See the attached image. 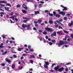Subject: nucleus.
I'll list each match as a JSON object with an SVG mask.
<instances>
[{"label":"nucleus","mask_w":73,"mask_h":73,"mask_svg":"<svg viewBox=\"0 0 73 73\" xmlns=\"http://www.w3.org/2000/svg\"><path fill=\"white\" fill-rule=\"evenodd\" d=\"M60 7H62V8H64V6H63V5H60Z\"/></svg>","instance_id":"e2e57ef3"},{"label":"nucleus","mask_w":73,"mask_h":73,"mask_svg":"<svg viewBox=\"0 0 73 73\" xmlns=\"http://www.w3.org/2000/svg\"><path fill=\"white\" fill-rule=\"evenodd\" d=\"M66 44V41H64L63 40H60L59 41V43H58V44H56V45H59L60 46H62V45L64 44Z\"/></svg>","instance_id":"f257e3e1"},{"label":"nucleus","mask_w":73,"mask_h":73,"mask_svg":"<svg viewBox=\"0 0 73 73\" xmlns=\"http://www.w3.org/2000/svg\"><path fill=\"white\" fill-rule=\"evenodd\" d=\"M56 36V31L54 32L51 35V36L52 37H53V36Z\"/></svg>","instance_id":"39448f33"},{"label":"nucleus","mask_w":73,"mask_h":73,"mask_svg":"<svg viewBox=\"0 0 73 73\" xmlns=\"http://www.w3.org/2000/svg\"><path fill=\"white\" fill-rule=\"evenodd\" d=\"M15 20L17 22L18 21V19H17V18H15V19H14V20Z\"/></svg>","instance_id":"79ce46f5"},{"label":"nucleus","mask_w":73,"mask_h":73,"mask_svg":"<svg viewBox=\"0 0 73 73\" xmlns=\"http://www.w3.org/2000/svg\"><path fill=\"white\" fill-rule=\"evenodd\" d=\"M34 0H27L28 2H32V3H33V1Z\"/></svg>","instance_id":"4be33fe9"},{"label":"nucleus","mask_w":73,"mask_h":73,"mask_svg":"<svg viewBox=\"0 0 73 73\" xmlns=\"http://www.w3.org/2000/svg\"><path fill=\"white\" fill-rule=\"evenodd\" d=\"M51 41L52 42H53V43H54L55 42H56V40H52Z\"/></svg>","instance_id":"412c9836"},{"label":"nucleus","mask_w":73,"mask_h":73,"mask_svg":"<svg viewBox=\"0 0 73 73\" xmlns=\"http://www.w3.org/2000/svg\"><path fill=\"white\" fill-rule=\"evenodd\" d=\"M22 7L23 8H24L26 10H27V9H28V7L25 5L24 4H23L22 5Z\"/></svg>","instance_id":"423d86ee"},{"label":"nucleus","mask_w":73,"mask_h":73,"mask_svg":"<svg viewBox=\"0 0 73 73\" xmlns=\"http://www.w3.org/2000/svg\"><path fill=\"white\" fill-rule=\"evenodd\" d=\"M28 48L29 49H31V46L30 45H29L28 46Z\"/></svg>","instance_id":"de8ad7c7"},{"label":"nucleus","mask_w":73,"mask_h":73,"mask_svg":"<svg viewBox=\"0 0 73 73\" xmlns=\"http://www.w3.org/2000/svg\"><path fill=\"white\" fill-rule=\"evenodd\" d=\"M64 70V68L62 67V68H59L58 69V72H62V71H63V70Z\"/></svg>","instance_id":"1a4fd4ad"},{"label":"nucleus","mask_w":73,"mask_h":73,"mask_svg":"<svg viewBox=\"0 0 73 73\" xmlns=\"http://www.w3.org/2000/svg\"><path fill=\"white\" fill-rule=\"evenodd\" d=\"M49 44L50 45H53V43L51 42H50Z\"/></svg>","instance_id":"a19ab883"},{"label":"nucleus","mask_w":73,"mask_h":73,"mask_svg":"<svg viewBox=\"0 0 73 73\" xmlns=\"http://www.w3.org/2000/svg\"><path fill=\"white\" fill-rule=\"evenodd\" d=\"M0 48H4V46L1 45H0Z\"/></svg>","instance_id":"6e6d98bb"},{"label":"nucleus","mask_w":73,"mask_h":73,"mask_svg":"<svg viewBox=\"0 0 73 73\" xmlns=\"http://www.w3.org/2000/svg\"><path fill=\"white\" fill-rule=\"evenodd\" d=\"M45 64L44 65V68H46V69H48V65H49V62H46V61H44V62Z\"/></svg>","instance_id":"f03ea898"},{"label":"nucleus","mask_w":73,"mask_h":73,"mask_svg":"<svg viewBox=\"0 0 73 73\" xmlns=\"http://www.w3.org/2000/svg\"><path fill=\"white\" fill-rule=\"evenodd\" d=\"M65 38H69L70 37L68 35H66L65 36Z\"/></svg>","instance_id":"2f4dec72"},{"label":"nucleus","mask_w":73,"mask_h":73,"mask_svg":"<svg viewBox=\"0 0 73 73\" xmlns=\"http://www.w3.org/2000/svg\"><path fill=\"white\" fill-rule=\"evenodd\" d=\"M71 63H70V62H69L68 63H66V65H69L70 64H71Z\"/></svg>","instance_id":"13d9d810"},{"label":"nucleus","mask_w":73,"mask_h":73,"mask_svg":"<svg viewBox=\"0 0 73 73\" xmlns=\"http://www.w3.org/2000/svg\"><path fill=\"white\" fill-rule=\"evenodd\" d=\"M34 23L35 24H37V23H38V22L37 21H34Z\"/></svg>","instance_id":"0e129e2a"},{"label":"nucleus","mask_w":73,"mask_h":73,"mask_svg":"<svg viewBox=\"0 0 73 73\" xmlns=\"http://www.w3.org/2000/svg\"><path fill=\"white\" fill-rule=\"evenodd\" d=\"M13 57L14 58H17V56H16V55H15V54H14L13 55Z\"/></svg>","instance_id":"09e8293b"},{"label":"nucleus","mask_w":73,"mask_h":73,"mask_svg":"<svg viewBox=\"0 0 73 73\" xmlns=\"http://www.w3.org/2000/svg\"><path fill=\"white\" fill-rule=\"evenodd\" d=\"M73 24V21H71V23H69L68 24V26L70 27L71 26H72Z\"/></svg>","instance_id":"9d476101"},{"label":"nucleus","mask_w":73,"mask_h":73,"mask_svg":"<svg viewBox=\"0 0 73 73\" xmlns=\"http://www.w3.org/2000/svg\"><path fill=\"white\" fill-rule=\"evenodd\" d=\"M23 69V67L22 66L21 67H19L18 69L19 70H21V69Z\"/></svg>","instance_id":"c756f323"},{"label":"nucleus","mask_w":73,"mask_h":73,"mask_svg":"<svg viewBox=\"0 0 73 73\" xmlns=\"http://www.w3.org/2000/svg\"><path fill=\"white\" fill-rule=\"evenodd\" d=\"M56 64L55 63H53L52 64V67H53V66H54V65H56Z\"/></svg>","instance_id":"37998d69"},{"label":"nucleus","mask_w":73,"mask_h":73,"mask_svg":"<svg viewBox=\"0 0 73 73\" xmlns=\"http://www.w3.org/2000/svg\"><path fill=\"white\" fill-rule=\"evenodd\" d=\"M56 22H57L59 24H60V25H61L62 26H64V25L62 24L59 21L57 20L56 21Z\"/></svg>","instance_id":"dca6fc26"},{"label":"nucleus","mask_w":73,"mask_h":73,"mask_svg":"<svg viewBox=\"0 0 73 73\" xmlns=\"http://www.w3.org/2000/svg\"><path fill=\"white\" fill-rule=\"evenodd\" d=\"M63 21V19H60L59 20V21L60 22V21Z\"/></svg>","instance_id":"bf43d9fd"},{"label":"nucleus","mask_w":73,"mask_h":73,"mask_svg":"<svg viewBox=\"0 0 73 73\" xmlns=\"http://www.w3.org/2000/svg\"><path fill=\"white\" fill-rule=\"evenodd\" d=\"M45 29L46 31L48 32H52L54 31V30L52 29L51 28H49L48 27H46L45 28Z\"/></svg>","instance_id":"20e7f679"},{"label":"nucleus","mask_w":73,"mask_h":73,"mask_svg":"<svg viewBox=\"0 0 73 73\" xmlns=\"http://www.w3.org/2000/svg\"><path fill=\"white\" fill-rule=\"evenodd\" d=\"M44 12L45 13H47L48 12V11L47 10H46L44 11Z\"/></svg>","instance_id":"4d7b16f0"},{"label":"nucleus","mask_w":73,"mask_h":73,"mask_svg":"<svg viewBox=\"0 0 73 73\" xmlns=\"http://www.w3.org/2000/svg\"><path fill=\"white\" fill-rule=\"evenodd\" d=\"M6 5H7V6H9L10 7H11V5L9 3H7Z\"/></svg>","instance_id":"473e14b6"},{"label":"nucleus","mask_w":73,"mask_h":73,"mask_svg":"<svg viewBox=\"0 0 73 73\" xmlns=\"http://www.w3.org/2000/svg\"><path fill=\"white\" fill-rule=\"evenodd\" d=\"M49 23L50 24H52L53 23V22L52 21L49 20Z\"/></svg>","instance_id":"6ab92c4d"},{"label":"nucleus","mask_w":73,"mask_h":73,"mask_svg":"<svg viewBox=\"0 0 73 73\" xmlns=\"http://www.w3.org/2000/svg\"><path fill=\"white\" fill-rule=\"evenodd\" d=\"M1 3H4L5 4H7V2L6 1H1Z\"/></svg>","instance_id":"aec40b11"},{"label":"nucleus","mask_w":73,"mask_h":73,"mask_svg":"<svg viewBox=\"0 0 73 73\" xmlns=\"http://www.w3.org/2000/svg\"><path fill=\"white\" fill-rule=\"evenodd\" d=\"M0 15H4L5 13L4 12H1L0 13Z\"/></svg>","instance_id":"e433bc0d"},{"label":"nucleus","mask_w":73,"mask_h":73,"mask_svg":"<svg viewBox=\"0 0 73 73\" xmlns=\"http://www.w3.org/2000/svg\"><path fill=\"white\" fill-rule=\"evenodd\" d=\"M25 24H23L22 25V27L23 28H25Z\"/></svg>","instance_id":"ea45409f"},{"label":"nucleus","mask_w":73,"mask_h":73,"mask_svg":"<svg viewBox=\"0 0 73 73\" xmlns=\"http://www.w3.org/2000/svg\"><path fill=\"white\" fill-rule=\"evenodd\" d=\"M39 32H42V30H39Z\"/></svg>","instance_id":"338daca9"},{"label":"nucleus","mask_w":73,"mask_h":73,"mask_svg":"<svg viewBox=\"0 0 73 73\" xmlns=\"http://www.w3.org/2000/svg\"><path fill=\"white\" fill-rule=\"evenodd\" d=\"M65 70L66 72H67V71H68V68H66L65 69Z\"/></svg>","instance_id":"680f3d73"},{"label":"nucleus","mask_w":73,"mask_h":73,"mask_svg":"<svg viewBox=\"0 0 73 73\" xmlns=\"http://www.w3.org/2000/svg\"><path fill=\"white\" fill-rule=\"evenodd\" d=\"M53 14H54V16H56V12L55 11L53 12Z\"/></svg>","instance_id":"f704fd0d"},{"label":"nucleus","mask_w":73,"mask_h":73,"mask_svg":"<svg viewBox=\"0 0 73 73\" xmlns=\"http://www.w3.org/2000/svg\"><path fill=\"white\" fill-rule=\"evenodd\" d=\"M18 51H21V48H19L18 49Z\"/></svg>","instance_id":"4c0bfd02"},{"label":"nucleus","mask_w":73,"mask_h":73,"mask_svg":"<svg viewBox=\"0 0 73 73\" xmlns=\"http://www.w3.org/2000/svg\"><path fill=\"white\" fill-rule=\"evenodd\" d=\"M63 8L64 9V10H67V8L66 7H64Z\"/></svg>","instance_id":"5fc2aeb1"},{"label":"nucleus","mask_w":73,"mask_h":73,"mask_svg":"<svg viewBox=\"0 0 73 73\" xmlns=\"http://www.w3.org/2000/svg\"><path fill=\"white\" fill-rule=\"evenodd\" d=\"M0 6H1V7H4V6H5V5H3L2 4H0Z\"/></svg>","instance_id":"7c9ffc66"},{"label":"nucleus","mask_w":73,"mask_h":73,"mask_svg":"<svg viewBox=\"0 0 73 73\" xmlns=\"http://www.w3.org/2000/svg\"><path fill=\"white\" fill-rule=\"evenodd\" d=\"M12 69H14V68H15V64H13L12 65Z\"/></svg>","instance_id":"a878e982"},{"label":"nucleus","mask_w":73,"mask_h":73,"mask_svg":"<svg viewBox=\"0 0 73 73\" xmlns=\"http://www.w3.org/2000/svg\"><path fill=\"white\" fill-rule=\"evenodd\" d=\"M30 62L31 63V64H33V61L32 60H31Z\"/></svg>","instance_id":"864d4df0"},{"label":"nucleus","mask_w":73,"mask_h":73,"mask_svg":"<svg viewBox=\"0 0 73 73\" xmlns=\"http://www.w3.org/2000/svg\"><path fill=\"white\" fill-rule=\"evenodd\" d=\"M34 12H35V15H38V14H39L40 13V12L39 11H35Z\"/></svg>","instance_id":"4468645a"},{"label":"nucleus","mask_w":73,"mask_h":73,"mask_svg":"<svg viewBox=\"0 0 73 73\" xmlns=\"http://www.w3.org/2000/svg\"><path fill=\"white\" fill-rule=\"evenodd\" d=\"M63 19L64 20H67V17H64Z\"/></svg>","instance_id":"72a5a7b5"},{"label":"nucleus","mask_w":73,"mask_h":73,"mask_svg":"<svg viewBox=\"0 0 73 73\" xmlns=\"http://www.w3.org/2000/svg\"><path fill=\"white\" fill-rule=\"evenodd\" d=\"M10 21L11 23H14V22L12 21V20H11V19H10Z\"/></svg>","instance_id":"3c124183"},{"label":"nucleus","mask_w":73,"mask_h":73,"mask_svg":"<svg viewBox=\"0 0 73 73\" xmlns=\"http://www.w3.org/2000/svg\"><path fill=\"white\" fill-rule=\"evenodd\" d=\"M54 27H55V28H58V25H55L54 26Z\"/></svg>","instance_id":"49530a36"},{"label":"nucleus","mask_w":73,"mask_h":73,"mask_svg":"<svg viewBox=\"0 0 73 73\" xmlns=\"http://www.w3.org/2000/svg\"><path fill=\"white\" fill-rule=\"evenodd\" d=\"M11 19H13V20H15V18H14V17H11Z\"/></svg>","instance_id":"603ef678"},{"label":"nucleus","mask_w":73,"mask_h":73,"mask_svg":"<svg viewBox=\"0 0 73 73\" xmlns=\"http://www.w3.org/2000/svg\"><path fill=\"white\" fill-rule=\"evenodd\" d=\"M4 8L6 11H8V12H9L10 10H9V7H5Z\"/></svg>","instance_id":"ddd939ff"},{"label":"nucleus","mask_w":73,"mask_h":73,"mask_svg":"<svg viewBox=\"0 0 73 73\" xmlns=\"http://www.w3.org/2000/svg\"><path fill=\"white\" fill-rule=\"evenodd\" d=\"M35 27H38V25L37 24H36L35 25Z\"/></svg>","instance_id":"69168bd1"},{"label":"nucleus","mask_w":73,"mask_h":73,"mask_svg":"<svg viewBox=\"0 0 73 73\" xmlns=\"http://www.w3.org/2000/svg\"><path fill=\"white\" fill-rule=\"evenodd\" d=\"M17 8H20V5H17Z\"/></svg>","instance_id":"c03bdc74"},{"label":"nucleus","mask_w":73,"mask_h":73,"mask_svg":"<svg viewBox=\"0 0 73 73\" xmlns=\"http://www.w3.org/2000/svg\"><path fill=\"white\" fill-rule=\"evenodd\" d=\"M25 27L26 28H27V29H28V30H29V29H31V28L29 27H30V25H27V26L26 25H25Z\"/></svg>","instance_id":"9b49d317"},{"label":"nucleus","mask_w":73,"mask_h":73,"mask_svg":"<svg viewBox=\"0 0 73 73\" xmlns=\"http://www.w3.org/2000/svg\"><path fill=\"white\" fill-rule=\"evenodd\" d=\"M58 69H59L58 68H57L56 67L54 68V70L56 71H57V70H58Z\"/></svg>","instance_id":"c85d7f7f"},{"label":"nucleus","mask_w":73,"mask_h":73,"mask_svg":"<svg viewBox=\"0 0 73 73\" xmlns=\"http://www.w3.org/2000/svg\"><path fill=\"white\" fill-rule=\"evenodd\" d=\"M6 62H7L9 63V64H11V60H9V59H8V58H6L5 59Z\"/></svg>","instance_id":"0eeeda50"},{"label":"nucleus","mask_w":73,"mask_h":73,"mask_svg":"<svg viewBox=\"0 0 73 73\" xmlns=\"http://www.w3.org/2000/svg\"><path fill=\"white\" fill-rule=\"evenodd\" d=\"M42 5V4H41V3L39 4L38 5V7L39 8H41V7H41Z\"/></svg>","instance_id":"393cba45"},{"label":"nucleus","mask_w":73,"mask_h":73,"mask_svg":"<svg viewBox=\"0 0 73 73\" xmlns=\"http://www.w3.org/2000/svg\"><path fill=\"white\" fill-rule=\"evenodd\" d=\"M71 40V38H70L67 39V41H70Z\"/></svg>","instance_id":"052dcab7"},{"label":"nucleus","mask_w":73,"mask_h":73,"mask_svg":"<svg viewBox=\"0 0 73 73\" xmlns=\"http://www.w3.org/2000/svg\"><path fill=\"white\" fill-rule=\"evenodd\" d=\"M64 33H66V34H68L69 33V31H68L64 30Z\"/></svg>","instance_id":"5701e85b"},{"label":"nucleus","mask_w":73,"mask_h":73,"mask_svg":"<svg viewBox=\"0 0 73 73\" xmlns=\"http://www.w3.org/2000/svg\"><path fill=\"white\" fill-rule=\"evenodd\" d=\"M1 65H2V66H5V63H2V64H1Z\"/></svg>","instance_id":"8fccbe9b"},{"label":"nucleus","mask_w":73,"mask_h":73,"mask_svg":"<svg viewBox=\"0 0 73 73\" xmlns=\"http://www.w3.org/2000/svg\"><path fill=\"white\" fill-rule=\"evenodd\" d=\"M43 33V35H46V34H47V33L46 31H44Z\"/></svg>","instance_id":"c9c22d12"},{"label":"nucleus","mask_w":73,"mask_h":73,"mask_svg":"<svg viewBox=\"0 0 73 73\" xmlns=\"http://www.w3.org/2000/svg\"><path fill=\"white\" fill-rule=\"evenodd\" d=\"M30 57H29V58H35V55H30Z\"/></svg>","instance_id":"2eb2a0df"},{"label":"nucleus","mask_w":73,"mask_h":73,"mask_svg":"<svg viewBox=\"0 0 73 73\" xmlns=\"http://www.w3.org/2000/svg\"><path fill=\"white\" fill-rule=\"evenodd\" d=\"M22 12L24 14H26L27 13V11L25 10H22Z\"/></svg>","instance_id":"f8f14e48"},{"label":"nucleus","mask_w":73,"mask_h":73,"mask_svg":"<svg viewBox=\"0 0 73 73\" xmlns=\"http://www.w3.org/2000/svg\"><path fill=\"white\" fill-rule=\"evenodd\" d=\"M62 33V31H59L57 32V34H59V35H60Z\"/></svg>","instance_id":"cd10ccee"},{"label":"nucleus","mask_w":73,"mask_h":73,"mask_svg":"<svg viewBox=\"0 0 73 73\" xmlns=\"http://www.w3.org/2000/svg\"><path fill=\"white\" fill-rule=\"evenodd\" d=\"M49 16H53V14H50V13H48Z\"/></svg>","instance_id":"58836bf2"},{"label":"nucleus","mask_w":73,"mask_h":73,"mask_svg":"<svg viewBox=\"0 0 73 73\" xmlns=\"http://www.w3.org/2000/svg\"><path fill=\"white\" fill-rule=\"evenodd\" d=\"M7 51H5L4 53L3 52V53H2V55H4V54H7Z\"/></svg>","instance_id":"bb28decb"},{"label":"nucleus","mask_w":73,"mask_h":73,"mask_svg":"<svg viewBox=\"0 0 73 73\" xmlns=\"http://www.w3.org/2000/svg\"><path fill=\"white\" fill-rule=\"evenodd\" d=\"M38 23H41L42 21V20L41 19H39L38 20Z\"/></svg>","instance_id":"b1692460"},{"label":"nucleus","mask_w":73,"mask_h":73,"mask_svg":"<svg viewBox=\"0 0 73 73\" xmlns=\"http://www.w3.org/2000/svg\"><path fill=\"white\" fill-rule=\"evenodd\" d=\"M59 15H62V16H65V13L64 12L62 11L61 12L59 13Z\"/></svg>","instance_id":"6e6552de"},{"label":"nucleus","mask_w":73,"mask_h":73,"mask_svg":"<svg viewBox=\"0 0 73 73\" xmlns=\"http://www.w3.org/2000/svg\"><path fill=\"white\" fill-rule=\"evenodd\" d=\"M55 16L56 17H58V18H60V17H61V15L59 14H56Z\"/></svg>","instance_id":"f3484780"},{"label":"nucleus","mask_w":73,"mask_h":73,"mask_svg":"<svg viewBox=\"0 0 73 73\" xmlns=\"http://www.w3.org/2000/svg\"><path fill=\"white\" fill-rule=\"evenodd\" d=\"M38 6V5H36V4H35V8H37V7Z\"/></svg>","instance_id":"a18cd8bd"},{"label":"nucleus","mask_w":73,"mask_h":73,"mask_svg":"<svg viewBox=\"0 0 73 73\" xmlns=\"http://www.w3.org/2000/svg\"><path fill=\"white\" fill-rule=\"evenodd\" d=\"M8 42H10V44H12V41L11 40H7L6 41V42L7 43H8Z\"/></svg>","instance_id":"a211bd4d"},{"label":"nucleus","mask_w":73,"mask_h":73,"mask_svg":"<svg viewBox=\"0 0 73 73\" xmlns=\"http://www.w3.org/2000/svg\"><path fill=\"white\" fill-rule=\"evenodd\" d=\"M23 19H24V20H23V22L24 23H26L29 20H30L31 19V18H27L25 17H23Z\"/></svg>","instance_id":"7ed1b4c3"},{"label":"nucleus","mask_w":73,"mask_h":73,"mask_svg":"<svg viewBox=\"0 0 73 73\" xmlns=\"http://www.w3.org/2000/svg\"><path fill=\"white\" fill-rule=\"evenodd\" d=\"M71 37L72 38H73V34H72L71 35Z\"/></svg>","instance_id":"774afa93"}]
</instances>
